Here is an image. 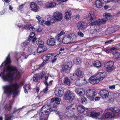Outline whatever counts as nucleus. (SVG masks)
I'll list each match as a JSON object with an SVG mask.
<instances>
[{
	"label": "nucleus",
	"instance_id": "obj_1",
	"mask_svg": "<svg viewBox=\"0 0 120 120\" xmlns=\"http://www.w3.org/2000/svg\"><path fill=\"white\" fill-rule=\"evenodd\" d=\"M7 71L8 73L5 75H2V78L5 81H12L15 74L17 75L20 74L17 67L13 66H8L6 67Z\"/></svg>",
	"mask_w": 120,
	"mask_h": 120
},
{
	"label": "nucleus",
	"instance_id": "obj_2",
	"mask_svg": "<svg viewBox=\"0 0 120 120\" xmlns=\"http://www.w3.org/2000/svg\"><path fill=\"white\" fill-rule=\"evenodd\" d=\"M19 88V85L17 82L11 83L3 87L4 93L6 94L10 95L13 93V98L19 94L20 92L18 90Z\"/></svg>",
	"mask_w": 120,
	"mask_h": 120
},
{
	"label": "nucleus",
	"instance_id": "obj_3",
	"mask_svg": "<svg viewBox=\"0 0 120 120\" xmlns=\"http://www.w3.org/2000/svg\"><path fill=\"white\" fill-rule=\"evenodd\" d=\"M103 16L105 17V18L96 20L94 22L91 23V25H98V26L99 27L100 24L105 23L108 19L112 16V15L110 13H105L104 14Z\"/></svg>",
	"mask_w": 120,
	"mask_h": 120
},
{
	"label": "nucleus",
	"instance_id": "obj_4",
	"mask_svg": "<svg viewBox=\"0 0 120 120\" xmlns=\"http://www.w3.org/2000/svg\"><path fill=\"white\" fill-rule=\"evenodd\" d=\"M73 35H68L64 36L62 40L63 43L64 44H66L75 42L76 36L74 34Z\"/></svg>",
	"mask_w": 120,
	"mask_h": 120
},
{
	"label": "nucleus",
	"instance_id": "obj_5",
	"mask_svg": "<svg viewBox=\"0 0 120 120\" xmlns=\"http://www.w3.org/2000/svg\"><path fill=\"white\" fill-rule=\"evenodd\" d=\"M76 105L74 104H72L66 107L64 113L65 116L68 118L73 117V110L75 109Z\"/></svg>",
	"mask_w": 120,
	"mask_h": 120
},
{
	"label": "nucleus",
	"instance_id": "obj_6",
	"mask_svg": "<svg viewBox=\"0 0 120 120\" xmlns=\"http://www.w3.org/2000/svg\"><path fill=\"white\" fill-rule=\"evenodd\" d=\"M35 41L38 46V47L37 49V52L40 53L43 52L47 50V48L44 46V42L40 39L37 38Z\"/></svg>",
	"mask_w": 120,
	"mask_h": 120
},
{
	"label": "nucleus",
	"instance_id": "obj_7",
	"mask_svg": "<svg viewBox=\"0 0 120 120\" xmlns=\"http://www.w3.org/2000/svg\"><path fill=\"white\" fill-rule=\"evenodd\" d=\"M64 100L69 103L72 102L75 98V95L74 93L69 90L66 92L64 94Z\"/></svg>",
	"mask_w": 120,
	"mask_h": 120
},
{
	"label": "nucleus",
	"instance_id": "obj_8",
	"mask_svg": "<svg viewBox=\"0 0 120 120\" xmlns=\"http://www.w3.org/2000/svg\"><path fill=\"white\" fill-rule=\"evenodd\" d=\"M86 94L87 97L90 100H93L94 97L97 95V92L94 89H89L87 90Z\"/></svg>",
	"mask_w": 120,
	"mask_h": 120
},
{
	"label": "nucleus",
	"instance_id": "obj_9",
	"mask_svg": "<svg viewBox=\"0 0 120 120\" xmlns=\"http://www.w3.org/2000/svg\"><path fill=\"white\" fill-rule=\"evenodd\" d=\"M114 62L112 61L105 62L104 63V66L107 68V71L109 72L115 69V68L114 65Z\"/></svg>",
	"mask_w": 120,
	"mask_h": 120
},
{
	"label": "nucleus",
	"instance_id": "obj_10",
	"mask_svg": "<svg viewBox=\"0 0 120 120\" xmlns=\"http://www.w3.org/2000/svg\"><path fill=\"white\" fill-rule=\"evenodd\" d=\"M88 19L89 22V25L91 26H94V25H91V23L94 22H94H92L94 21L96 19V17L93 11H90L89 12L88 14ZM94 25L95 26V25ZM96 25L97 26V27H98L99 29V27L98 26V25Z\"/></svg>",
	"mask_w": 120,
	"mask_h": 120
},
{
	"label": "nucleus",
	"instance_id": "obj_11",
	"mask_svg": "<svg viewBox=\"0 0 120 120\" xmlns=\"http://www.w3.org/2000/svg\"><path fill=\"white\" fill-rule=\"evenodd\" d=\"M90 108H86L82 105H79L77 106V110L78 112L80 113H84L86 114H88L90 112Z\"/></svg>",
	"mask_w": 120,
	"mask_h": 120
},
{
	"label": "nucleus",
	"instance_id": "obj_12",
	"mask_svg": "<svg viewBox=\"0 0 120 120\" xmlns=\"http://www.w3.org/2000/svg\"><path fill=\"white\" fill-rule=\"evenodd\" d=\"M53 16L56 21H61L63 18L62 13L59 11L54 12Z\"/></svg>",
	"mask_w": 120,
	"mask_h": 120
},
{
	"label": "nucleus",
	"instance_id": "obj_13",
	"mask_svg": "<svg viewBox=\"0 0 120 120\" xmlns=\"http://www.w3.org/2000/svg\"><path fill=\"white\" fill-rule=\"evenodd\" d=\"M32 25L29 23L25 25H20L19 27L22 28V29H29L30 31H34L35 29L34 26H32Z\"/></svg>",
	"mask_w": 120,
	"mask_h": 120
},
{
	"label": "nucleus",
	"instance_id": "obj_14",
	"mask_svg": "<svg viewBox=\"0 0 120 120\" xmlns=\"http://www.w3.org/2000/svg\"><path fill=\"white\" fill-rule=\"evenodd\" d=\"M69 62L66 65H64L62 68V71L64 73H68L70 72V70L71 69V65H69Z\"/></svg>",
	"mask_w": 120,
	"mask_h": 120
},
{
	"label": "nucleus",
	"instance_id": "obj_15",
	"mask_svg": "<svg viewBox=\"0 0 120 120\" xmlns=\"http://www.w3.org/2000/svg\"><path fill=\"white\" fill-rule=\"evenodd\" d=\"M89 82L92 84H97L99 82V80L96 78V75L90 77L88 79Z\"/></svg>",
	"mask_w": 120,
	"mask_h": 120
},
{
	"label": "nucleus",
	"instance_id": "obj_16",
	"mask_svg": "<svg viewBox=\"0 0 120 120\" xmlns=\"http://www.w3.org/2000/svg\"><path fill=\"white\" fill-rule=\"evenodd\" d=\"M53 54H52L49 53L46 54L43 56L42 58L43 61V63H46V62L48 61L49 59L52 58Z\"/></svg>",
	"mask_w": 120,
	"mask_h": 120
},
{
	"label": "nucleus",
	"instance_id": "obj_17",
	"mask_svg": "<svg viewBox=\"0 0 120 120\" xmlns=\"http://www.w3.org/2000/svg\"><path fill=\"white\" fill-rule=\"evenodd\" d=\"M100 95L103 98H106L109 95V93L108 91L105 89L101 90L99 92Z\"/></svg>",
	"mask_w": 120,
	"mask_h": 120
},
{
	"label": "nucleus",
	"instance_id": "obj_18",
	"mask_svg": "<svg viewBox=\"0 0 120 120\" xmlns=\"http://www.w3.org/2000/svg\"><path fill=\"white\" fill-rule=\"evenodd\" d=\"M96 78L99 80V81L102 80L106 76V72L105 71L99 72L96 75Z\"/></svg>",
	"mask_w": 120,
	"mask_h": 120
},
{
	"label": "nucleus",
	"instance_id": "obj_19",
	"mask_svg": "<svg viewBox=\"0 0 120 120\" xmlns=\"http://www.w3.org/2000/svg\"><path fill=\"white\" fill-rule=\"evenodd\" d=\"M30 7L31 9L33 11L36 12L38 11L39 7L34 2H32L30 3Z\"/></svg>",
	"mask_w": 120,
	"mask_h": 120
},
{
	"label": "nucleus",
	"instance_id": "obj_20",
	"mask_svg": "<svg viewBox=\"0 0 120 120\" xmlns=\"http://www.w3.org/2000/svg\"><path fill=\"white\" fill-rule=\"evenodd\" d=\"M77 26L79 30H84L86 27L85 23L83 21L79 22L77 24Z\"/></svg>",
	"mask_w": 120,
	"mask_h": 120
},
{
	"label": "nucleus",
	"instance_id": "obj_21",
	"mask_svg": "<svg viewBox=\"0 0 120 120\" xmlns=\"http://www.w3.org/2000/svg\"><path fill=\"white\" fill-rule=\"evenodd\" d=\"M55 92L56 96L59 97L62 96L64 93L63 89L61 88H59L58 90H56Z\"/></svg>",
	"mask_w": 120,
	"mask_h": 120
},
{
	"label": "nucleus",
	"instance_id": "obj_22",
	"mask_svg": "<svg viewBox=\"0 0 120 120\" xmlns=\"http://www.w3.org/2000/svg\"><path fill=\"white\" fill-rule=\"evenodd\" d=\"M55 41L54 38H50L48 39L47 41V45L50 46H54L55 44Z\"/></svg>",
	"mask_w": 120,
	"mask_h": 120
},
{
	"label": "nucleus",
	"instance_id": "obj_23",
	"mask_svg": "<svg viewBox=\"0 0 120 120\" xmlns=\"http://www.w3.org/2000/svg\"><path fill=\"white\" fill-rule=\"evenodd\" d=\"M10 55V54H9L8 55L5 60L4 62V65L6 66V67L8 66H10V65L11 62V61Z\"/></svg>",
	"mask_w": 120,
	"mask_h": 120
},
{
	"label": "nucleus",
	"instance_id": "obj_24",
	"mask_svg": "<svg viewBox=\"0 0 120 120\" xmlns=\"http://www.w3.org/2000/svg\"><path fill=\"white\" fill-rule=\"evenodd\" d=\"M100 112H96L95 110H94L90 112V115L91 117L95 118L100 116Z\"/></svg>",
	"mask_w": 120,
	"mask_h": 120
},
{
	"label": "nucleus",
	"instance_id": "obj_25",
	"mask_svg": "<svg viewBox=\"0 0 120 120\" xmlns=\"http://www.w3.org/2000/svg\"><path fill=\"white\" fill-rule=\"evenodd\" d=\"M35 34L33 32L31 33L29 37L28 38V40H30L32 41V42L33 43L36 40L37 38V37H35Z\"/></svg>",
	"mask_w": 120,
	"mask_h": 120
},
{
	"label": "nucleus",
	"instance_id": "obj_26",
	"mask_svg": "<svg viewBox=\"0 0 120 120\" xmlns=\"http://www.w3.org/2000/svg\"><path fill=\"white\" fill-rule=\"evenodd\" d=\"M96 6L98 8L102 7L103 2L102 0H96L95 1Z\"/></svg>",
	"mask_w": 120,
	"mask_h": 120
},
{
	"label": "nucleus",
	"instance_id": "obj_27",
	"mask_svg": "<svg viewBox=\"0 0 120 120\" xmlns=\"http://www.w3.org/2000/svg\"><path fill=\"white\" fill-rule=\"evenodd\" d=\"M75 92L80 96H82L84 94V90L82 88H78L77 89L75 90Z\"/></svg>",
	"mask_w": 120,
	"mask_h": 120
},
{
	"label": "nucleus",
	"instance_id": "obj_28",
	"mask_svg": "<svg viewBox=\"0 0 120 120\" xmlns=\"http://www.w3.org/2000/svg\"><path fill=\"white\" fill-rule=\"evenodd\" d=\"M71 11H67L65 14V18L67 20L71 19Z\"/></svg>",
	"mask_w": 120,
	"mask_h": 120
},
{
	"label": "nucleus",
	"instance_id": "obj_29",
	"mask_svg": "<svg viewBox=\"0 0 120 120\" xmlns=\"http://www.w3.org/2000/svg\"><path fill=\"white\" fill-rule=\"evenodd\" d=\"M114 116V114L111 112H107L104 115V117L105 119H111L113 118Z\"/></svg>",
	"mask_w": 120,
	"mask_h": 120
},
{
	"label": "nucleus",
	"instance_id": "obj_30",
	"mask_svg": "<svg viewBox=\"0 0 120 120\" xmlns=\"http://www.w3.org/2000/svg\"><path fill=\"white\" fill-rule=\"evenodd\" d=\"M94 66L97 68H100L101 66V64L100 61L97 60L94 61L93 63Z\"/></svg>",
	"mask_w": 120,
	"mask_h": 120
},
{
	"label": "nucleus",
	"instance_id": "obj_31",
	"mask_svg": "<svg viewBox=\"0 0 120 120\" xmlns=\"http://www.w3.org/2000/svg\"><path fill=\"white\" fill-rule=\"evenodd\" d=\"M56 5V3L52 2L46 5L45 6V8H52L55 6Z\"/></svg>",
	"mask_w": 120,
	"mask_h": 120
},
{
	"label": "nucleus",
	"instance_id": "obj_32",
	"mask_svg": "<svg viewBox=\"0 0 120 120\" xmlns=\"http://www.w3.org/2000/svg\"><path fill=\"white\" fill-rule=\"evenodd\" d=\"M113 33L117 32L120 29V26L118 25H116L111 26Z\"/></svg>",
	"mask_w": 120,
	"mask_h": 120
},
{
	"label": "nucleus",
	"instance_id": "obj_33",
	"mask_svg": "<svg viewBox=\"0 0 120 120\" xmlns=\"http://www.w3.org/2000/svg\"><path fill=\"white\" fill-rule=\"evenodd\" d=\"M50 106L48 105H44L41 108V111H50Z\"/></svg>",
	"mask_w": 120,
	"mask_h": 120
},
{
	"label": "nucleus",
	"instance_id": "obj_34",
	"mask_svg": "<svg viewBox=\"0 0 120 120\" xmlns=\"http://www.w3.org/2000/svg\"><path fill=\"white\" fill-rule=\"evenodd\" d=\"M64 83L65 85L70 86L71 83L69 79L67 77H66L64 79Z\"/></svg>",
	"mask_w": 120,
	"mask_h": 120
},
{
	"label": "nucleus",
	"instance_id": "obj_35",
	"mask_svg": "<svg viewBox=\"0 0 120 120\" xmlns=\"http://www.w3.org/2000/svg\"><path fill=\"white\" fill-rule=\"evenodd\" d=\"M82 71L79 68H77L75 71V74L78 77H81L82 75Z\"/></svg>",
	"mask_w": 120,
	"mask_h": 120
},
{
	"label": "nucleus",
	"instance_id": "obj_36",
	"mask_svg": "<svg viewBox=\"0 0 120 120\" xmlns=\"http://www.w3.org/2000/svg\"><path fill=\"white\" fill-rule=\"evenodd\" d=\"M114 58L116 60H120V53L117 52H116L113 53Z\"/></svg>",
	"mask_w": 120,
	"mask_h": 120
},
{
	"label": "nucleus",
	"instance_id": "obj_37",
	"mask_svg": "<svg viewBox=\"0 0 120 120\" xmlns=\"http://www.w3.org/2000/svg\"><path fill=\"white\" fill-rule=\"evenodd\" d=\"M30 87V86L28 84H26L24 86L23 88H24V91L25 93L26 94L28 93V90H29Z\"/></svg>",
	"mask_w": 120,
	"mask_h": 120
},
{
	"label": "nucleus",
	"instance_id": "obj_38",
	"mask_svg": "<svg viewBox=\"0 0 120 120\" xmlns=\"http://www.w3.org/2000/svg\"><path fill=\"white\" fill-rule=\"evenodd\" d=\"M110 109L111 111L114 112L118 113L120 111V109L117 107H113L110 108Z\"/></svg>",
	"mask_w": 120,
	"mask_h": 120
},
{
	"label": "nucleus",
	"instance_id": "obj_39",
	"mask_svg": "<svg viewBox=\"0 0 120 120\" xmlns=\"http://www.w3.org/2000/svg\"><path fill=\"white\" fill-rule=\"evenodd\" d=\"M41 115L48 117L49 114L50 113V111H41Z\"/></svg>",
	"mask_w": 120,
	"mask_h": 120
},
{
	"label": "nucleus",
	"instance_id": "obj_40",
	"mask_svg": "<svg viewBox=\"0 0 120 120\" xmlns=\"http://www.w3.org/2000/svg\"><path fill=\"white\" fill-rule=\"evenodd\" d=\"M105 33L107 35L113 33L111 27L108 28L105 30Z\"/></svg>",
	"mask_w": 120,
	"mask_h": 120
},
{
	"label": "nucleus",
	"instance_id": "obj_41",
	"mask_svg": "<svg viewBox=\"0 0 120 120\" xmlns=\"http://www.w3.org/2000/svg\"><path fill=\"white\" fill-rule=\"evenodd\" d=\"M78 77L75 73L70 74V78L72 80H76L78 78Z\"/></svg>",
	"mask_w": 120,
	"mask_h": 120
},
{
	"label": "nucleus",
	"instance_id": "obj_42",
	"mask_svg": "<svg viewBox=\"0 0 120 120\" xmlns=\"http://www.w3.org/2000/svg\"><path fill=\"white\" fill-rule=\"evenodd\" d=\"M47 19L48 21H50L52 23H53L56 21L54 18L53 16H49L48 17Z\"/></svg>",
	"mask_w": 120,
	"mask_h": 120
},
{
	"label": "nucleus",
	"instance_id": "obj_43",
	"mask_svg": "<svg viewBox=\"0 0 120 120\" xmlns=\"http://www.w3.org/2000/svg\"><path fill=\"white\" fill-rule=\"evenodd\" d=\"M39 74H35L33 77V81L35 82H37L39 78Z\"/></svg>",
	"mask_w": 120,
	"mask_h": 120
},
{
	"label": "nucleus",
	"instance_id": "obj_44",
	"mask_svg": "<svg viewBox=\"0 0 120 120\" xmlns=\"http://www.w3.org/2000/svg\"><path fill=\"white\" fill-rule=\"evenodd\" d=\"M74 63L76 65L80 64L81 63V61L79 57L77 58L73 61Z\"/></svg>",
	"mask_w": 120,
	"mask_h": 120
},
{
	"label": "nucleus",
	"instance_id": "obj_45",
	"mask_svg": "<svg viewBox=\"0 0 120 120\" xmlns=\"http://www.w3.org/2000/svg\"><path fill=\"white\" fill-rule=\"evenodd\" d=\"M81 103L82 104H86L87 102V99L84 97H82L81 99Z\"/></svg>",
	"mask_w": 120,
	"mask_h": 120
},
{
	"label": "nucleus",
	"instance_id": "obj_46",
	"mask_svg": "<svg viewBox=\"0 0 120 120\" xmlns=\"http://www.w3.org/2000/svg\"><path fill=\"white\" fill-rule=\"evenodd\" d=\"M12 107L11 105H10L9 106L7 105V104L5 105L4 106V108L5 109L6 111H10Z\"/></svg>",
	"mask_w": 120,
	"mask_h": 120
},
{
	"label": "nucleus",
	"instance_id": "obj_47",
	"mask_svg": "<svg viewBox=\"0 0 120 120\" xmlns=\"http://www.w3.org/2000/svg\"><path fill=\"white\" fill-rule=\"evenodd\" d=\"M57 110V107L56 106H53L52 107H50V112L52 111L56 112Z\"/></svg>",
	"mask_w": 120,
	"mask_h": 120
},
{
	"label": "nucleus",
	"instance_id": "obj_48",
	"mask_svg": "<svg viewBox=\"0 0 120 120\" xmlns=\"http://www.w3.org/2000/svg\"><path fill=\"white\" fill-rule=\"evenodd\" d=\"M55 38L58 42H60L61 41V38H60V36L58 35L55 36Z\"/></svg>",
	"mask_w": 120,
	"mask_h": 120
},
{
	"label": "nucleus",
	"instance_id": "obj_49",
	"mask_svg": "<svg viewBox=\"0 0 120 120\" xmlns=\"http://www.w3.org/2000/svg\"><path fill=\"white\" fill-rule=\"evenodd\" d=\"M48 117L41 115L39 117L40 120H47Z\"/></svg>",
	"mask_w": 120,
	"mask_h": 120
},
{
	"label": "nucleus",
	"instance_id": "obj_50",
	"mask_svg": "<svg viewBox=\"0 0 120 120\" xmlns=\"http://www.w3.org/2000/svg\"><path fill=\"white\" fill-rule=\"evenodd\" d=\"M61 99L60 98L58 97H55V102L57 104H60Z\"/></svg>",
	"mask_w": 120,
	"mask_h": 120
},
{
	"label": "nucleus",
	"instance_id": "obj_51",
	"mask_svg": "<svg viewBox=\"0 0 120 120\" xmlns=\"http://www.w3.org/2000/svg\"><path fill=\"white\" fill-rule=\"evenodd\" d=\"M13 117V116H9L8 115L6 116L5 120H11V118Z\"/></svg>",
	"mask_w": 120,
	"mask_h": 120
},
{
	"label": "nucleus",
	"instance_id": "obj_52",
	"mask_svg": "<svg viewBox=\"0 0 120 120\" xmlns=\"http://www.w3.org/2000/svg\"><path fill=\"white\" fill-rule=\"evenodd\" d=\"M20 111V109H17L16 108L14 109V110L12 114V115H14L16 112H17V113H19Z\"/></svg>",
	"mask_w": 120,
	"mask_h": 120
},
{
	"label": "nucleus",
	"instance_id": "obj_53",
	"mask_svg": "<svg viewBox=\"0 0 120 120\" xmlns=\"http://www.w3.org/2000/svg\"><path fill=\"white\" fill-rule=\"evenodd\" d=\"M30 41H31L30 40H28V38L27 40H26L25 41L23 42L22 43V44L26 46L29 43Z\"/></svg>",
	"mask_w": 120,
	"mask_h": 120
},
{
	"label": "nucleus",
	"instance_id": "obj_54",
	"mask_svg": "<svg viewBox=\"0 0 120 120\" xmlns=\"http://www.w3.org/2000/svg\"><path fill=\"white\" fill-rule=\"evenodd\" d=\"M58 115L59 116L60 119L61 120H63L64 119L63 117V114L62 113L58 112Z\"/></svg>",
	"mask_w": 120,
	"mask_h": 120
},
{
	"label": "nucleus",
	"instance_id": "obj_55",
	"mask_svg": "<svg viewBox=\"0 0 120 120\" xmlns=\"http://www.w3.org/2000/svg\"><path fill=\"white\" fill-rule=\"evenodd\" d=\"M38 22L39 24L43 25L45 23V21L43 19H40L38 21Z\"/></svg>",
	"mask_w": 120,
	"mask_h": 120
},
{
	"label": "nucleus",
	"instance_id": "obj_56",
	"mask_svg": "<svg viewBox=\"0 0 120 120\" xmlns=\"http://www.w3.org/2000/svg\"><path fill=\"white\" fill-rule=\"evenodd\" d=\"M45 75L44 74H43V73H41L40 74V75L39 76V79L41 80L44 77Z\"/></svg>",
	"mask_w": 120,
	"mask_h": 120
},
{
	"label": "nucleus",
	"instance_id": "obj_57",
	"mask_svg": "<svg viewBox=\"0 0 120 120\" xmlns=\"http://www.w3.org/2000/svg\"><path fill=\"white\" fill-rule=\"evenodd\" d=\"M100 97L98 96L96 97L95 98L94 97V100H91L92 101H94V100L95 101H99L100 99Z\"/></svg>",
	"mask_w": 120,
	"mask_h": 120
},
{
	"label": "nucleus",
	"instance_id": "obj_58",
	"mask_svg": "<svg viewBox=\"0 0 120 120\" xmlns=\"http://www.w3.org/2000/svg\"><path fill=\"white\" fill-rule=\"evenodd\" d=\"M78 35L81 37H82L84 35L83 34L81 31H79L77 33Z\"/></svg>",
	"mask_w": 120,
	"mask_h": 120
},
{
	"label": "nucleus",
	"instance_id": "obj_59",
	"mask_svg": "<svg viewBox=\"0 0 120 120\" xmlns=\"http://www.w3.org/2000/svg\"><path fill=\"white\" fill-rule=\"evenodd\" d=\"M37 2L38 3L39 5H41L43 3V1L42 0H37Z\"/></svg>",
	"mask_w": 120,
	"mask_h": 120
},
{
	"label": "nucleus",
	"instance_id": "obj_60",
	"mask_svg": "<svg viewBox=\"0 0 120 120\" xmlns=\"http://www.w3.org/2000/svg\"><path fill=\"white\" fill-rule=\"evenodd\" d=\"M38 114H36V115H34L33 117H31V118H34L37 119H38Z\"/></svg>",
	"mask_w": 120,
	"mask_h": 120
},
{
	"label": "nucleus",
	"instance_id": "obj_61",
	"mask_svg": "<svg viewBox=\"0 0 120 120\" xmlns=\"http://www.w3.org/2000/svg\"><path fill=\"white\" fill-rule=\"evenodd\" d=\"M43 29L41 27H39L38 28L36 29V30L38 32H41L42 30Z\"/></svg>",
	"mask_w": 120,
	"mask_h": 120
},
{
	"label": "nucleus",
	"instance_id": "obj_62",
	"mask_svg": "<svg viewBox=\"0 0 120 120\" xmlns=\"http://www.w3.org/2000/svg\"><path fill=\"white\" fill-rule=\"evenodd\" d=\"M65 34V32H64L63 31H61L58 35L60 36H62L63 35Z\"/></svg>",
	"mask_w": 120,
	"mask_h": 120
},
{
	"label": "nucleus",
	"instance_id": "obj_63",
	"mask_svg": "<svg viewBox=\"0 0 120 120\" xmlns=\"http://www.w3.org/2000/svg\"><path fill=\"white\" fill-rule=\"evenodd\" d=\"M56 56V55L55 56H54V58L52 59V60L51 62L52 63H53L56 61L57 60V58H55Z\"/></svg>",
	"mask_w": 120,
	"mask_h": 120
},
{
	"label": "nucleus",
	"instance_id": "obj_64",
	"mask_svg": "<svg viewBox=\"0 0 120 120\" xmlns=\"http://www.w3.org/2000/svg\"><path fill=\"white\" fill-rule=\"evenodd\" d=\"M48 90V86H46V88L44 89L43 90V92L44 93H46Z\"/></svg>",
	"mask_w": 120,
	"mask_h": 120
}]
</instances>
